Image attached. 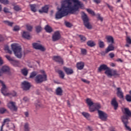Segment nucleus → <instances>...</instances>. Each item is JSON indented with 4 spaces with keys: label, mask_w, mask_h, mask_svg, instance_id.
<instances>
[{
    "label": "nucleus",
    "mask_w": 131,
    "mask_h": 131,
    "mask_svg": "<svg viewBox=\"0 0 131 131\" xmlns=\"http://www.w3.org/2000/svg\"><path fill=\"white\" fill-rule=\"evenodd\" d=\"M0 82L2 84V88L1 89L2 93L3 94V95H4V96H9V95H10V93H8V89H7L6 85L2 80H0Z\"/></svg>",
    "instance_id": "obj_9"
},
{
    "label": "nucleus",
    "mask_w": 131,
    "mask_h": 131,
    "mask_svg": "<svg viewBox=\"0 0 131 131\" xmlns=\"http://www.w3.org/2000/svg\"><path fill=\"white\" fill-rule=\"evenodd\" d=\"M81 80L83 81V82H84V83H87V84H89L90 81L87 80L85 79H81Z\"/></svg>",
    "instance_id": "obj_53"
},
{
    "label": "nucleus",
    "mask_w": 131,
    "mask_h": 131,
    "mask_svg": "<svg viewBox=\"0 0 131 131\" xmlns=\"http://www.w3.org/2000/svg\"><path fill=\"white\" fill-rule=\"evenodd\" d=\"M23 100L26 102H29V99L27 98V97H25L23 98Z\"/></svg>",
    "instance_id": "obj_57"
},
{
    "label": "nucleus",
    "mask_w": 131,
    "mask_h": 131,
    "mask_svg": "<svg viewBox=\"0 0 131 131\" xmlns=\"http://www.w3.org/2000/svg\"><path fill=\"white\" fill-rule=\"evenodd\" d=\"M98 45L100 49H103V48L105 47V44H104V42L101 40V39L98 40Z\"/></svg>",
    "instance_id": "obj_30"
},
{
    "label": "nucleus",
    "mask_w": 131,
    "mask_h": 131,
    "mask_svg": "<svg viewBox=\"0 0 131 131\" xmlns=\"http://www.w3.org/2000/svg\"><path fill=\"white\" fill-rule=\"evenodd\" d=\"M3 23H5L6 25H8V26H10L11 27H12V26H13V24H14V23L10 22L9 20H4L3 21Z\"/></svg>",
    "instance_id": "obj_31"
},
{
    "label": "nucleus",
    "mask_w": 131,
    "mask_h": 131,
    "mask_svg": "<svg viewBox=\"0 0 131 131\" xmlns=\"http://www.w3.org/2000/svg\"><path fill=\"white\" fill-rule=\"evenodd\" d=\"M98 113L99 118L101 119V120H102V121H107V118H108V115L106 113L102 111L98 110Z\"/></svg>",
    "instance_id": "obj_6"
},
{
    "label": "nucleus",
    "mask_w": 131,
    "mask_h": 131,
    "mask_svg": "<svg viewBox=\"0 0 131 131\" xmlns=\"http://www.w3.org/2000/svg\"><path fill=\"white\" fill-rule=\"evenodd\" d=\"M4 64V61L3 60V59H2V57H0V66H2Z\"/></svg>",
    "instance_id": "obj_62"
},
{
    "label": "nucleus",
    "mask_w": 131,
    "mask_h": 131,
    "mask_svg": "<svg viewBox=\"0 0 131 131\" xmlns=\"http://www.w3.org/2000/svg\"><path fill=\"white\" fill-rule=\"evenodd\" d=\"M9 121H10V119H4L3 123L2 124V125L1 126V131H3V127H4V126L5 125V124H6V123H7V122H9Z\"/></svg>",
    "instance_id": "obj_37"
},
{
    "label": "nucleus",
    "mask_w": 131,
    "mask_h": 131,
    "mask_svg": "<svg viewBox=\"0 0 131 131\" xmlns=\"http://www.w3.org/2000/svg\"><path fill=\"white\" fill-rule=\"evenodd\" d=\"M4 40H5V38H4V37H3V35L0 34V42L1 41H4Z\"/></svg>",
    "instance_id": "obj_59"
},
{
    "label": "nucleus",
    "mask_w": 131,
    "mask_h": 131,
    "mask_svg": "<svg viewBox=\"0 0 131 131\" xmlns=\"http://www.w3.org/2000/svg\"><path fill=\"white\" fill-rule=\"evenodd\" d=\"M57 73H58V74L59 75V77L63 79L64 78V77H65V74H64V72H63V71H62V70H58V71H57Z\"/></svg>",
    "instance_id": "obj_28"
},
{
    "label": "nucleus",
    "mask_w": 131,
    "mask_h": 131,
    "mask_svg": "<svg viewBox=\"0 0 131 131\" xmlns=\"http://www.w3.org/2000/svg\"><path fill=\"white\" fill-rule=\"evenodd\" d=\"M87 45L88 47L93 48V47H95V46H96V43H95L93 40H89L87 42Z\"/></svg>",
    "instance_id": "obj_25"
},
{
    "label": "nucleus",
    "mask_w": 131,
    "mask_h": 131,
    "mask_svg": "<svg viewBox=\"0 0 131 131\" xmlns=\"http://www.w3.org/2000/svg\"><path fill=\"white\" fill-rule=\"evenodd\" d=\"M94 2L96 3V4H100V3H101L100 0H94Z\"/></svg>",
    "instance_id": "obj_64"
},
{
    "label": "nucleus",
    "mask_w": 131,
    "mask_h": 131,
    "mask_svg": "<svg viewBox=\"0 0 131 131\" xmlns=\"http://www.w3.org/2000/svg\"><path fill=\"white\" fill-rule=\"evenodd\" d=\"M92 106H89V110L90 112H94V111H96V108L94 107V105Z\"/></svg>",
    "instance_id": "obj_47"
},
{
    "label": "nucleus",
    "mask_w": 131,
    "mask_h": 131,
    "mask_svg": "<svg viewBox=\"0 0 131 131\" xmlns=\"http://www.w3.org/2000/svg\"><path fill=\"white\" fill-rule=\"evenodd\" d=\"M4 50H5V51H7V53H8V54H12V51H11V50H10V48H9V46H6L5 47Z\"/></svg>",
    "instance_id": "obj_40"
},
{
    "label": "nucleus",
    "mask_w": 131,
    "mask_h": 131,
    "mask_svg": "<svg viewBox=\"0 0 131 131\" xmlns=\"http://www.w3.org/2000/svg\"><path fill=\"white\" fill-rule=\"evenodd\" d=\"M0 3L3 5H7L10 4V1L9 0H0Z\"/></svg>",
    "instance_id": "obj_38"
},
{
    "label": "nucleus",
    "mask_w": 131,
    "mask_h": 131,
    "mask_svg": "<svg viewBox=\"0 0 131 131\" xmlns=\"http://www.w3.org/2000/svg\"><path fill=\"white\" fill-rule=\"evenodd\" d=\"M1 69L4 73L9 72V71H10V68H9V67H8L7 66H4L2 67Z\"/></svg>",
    "instance_id": "obj_24"
},
{
    "label": "nucleus",
    "mask_w": 131,
    "mask_h": 131,
    "mask_svg": "<svg viewBox=\"0 0 131 131\" xmlns=\"http://www.w3.org/2000/svg\"><path fill=\"white\" fill-rule=\"evenodd\" d=\"M48 12H49L48 6H45L42 7L41 9L39 10V13H40L41 14L42 13H48Z\"/></svg>",
    "instance_id": "obj_17"
},
{
    "label": "nucleus",
    "mask_w": 131,
    "mask_h": 131,
    "mask_svg": "<svg viewBox=\"0 0 131 131\" xmlns=\"http://www.w3.org/2000/svg\"><path fill=\"white\" fill-rule=\"evenodd\" d=\"M106 39L107 40V42L109 43H114V38H113L112 36H106Z\"/></svg>",
    "instance_id": "obj_19"
},
{
    "label": "nucleus",
    "mask_w": 131,
    "mask_h": 131,
    "mask_svg": "<svg viewBox=\"0 0 131 131\" xmlns=\"http://www.w3.org/2000/svg\"><path fill=\"white\" fill-rule=\"evenodd\" d=\"M93 107L95 108V110H97V111H98L99 109L101 108V105L99 103H94L93 104Z\"/></svg>",
    "instance_id": "obj_36"
},
{
    "label": "nucleus",
    "mask_w": 131,
    "mask_h": 131,
    "mask_svg": "<svg viewBox=\"0 0 131 131\" xmlns=\"http://www.w3.org/2000/svg\"><path fill=\"white\" fill-rule=\"evenodd\" d=\"M115 49V48L113 44H110L105 50H106V53H109V52H111V51H114Z\"/></svg>",
    "instance_id": "obj_20"
},
{
    "label": "nucleus",
    "mask_w": 131,
    "mask_h": 131,
    "mask_svg": "<svg viewBox=\"0 0 131 131\" xmlns=\"http://www.w3.org/2000/svg\"><path fill=\"white\" fill-rule=\"evenodd\" d=\"M53 60L55 61V62H58L59 64H61V65H63V64L64 63L63 59L60 56H54Z\"/></svg>",
    "instance_id": "obj_15"
},
{
    "label": "nucleus",
    "mask_w": 131,
    "mask_h": 131,
    "mask_svg": "<svg viewBox=\"0 0 131 131\" xmlns=\"http://www.w3.org/2000/svg\"><path fill=\"white\" fill-rule=\"evenodd\" d=\"M105 74L107 75L108 77H112V76H119V73L117 72V71L115 70H112L110 69V70L105 71Z\"/></svg>",
    "instance_id": "obj_5"
},
{
    "label": "nucleus",
    "mask_w": 131,
    "mask_h": 131,
    "mask_svg": "<svg viewBox=\"0 0 131 131\" xmlns=\"http://www.w3.org/2000/svg\"><path fill=\"white\" fill-rule=\"evenodd\" d=\"M81 53L82 55H86V50L84 49L81 48Z\"/></svg>",
    "instance_id": "obj_48"
},
{
    "label": "nucleus",
    "mask_w": 131,
    "mask_h": 131,
    "mask_svg": "<svg viewBox=\"0 0 131 131\" xmlns=\"http://www.w3.org/2000/svg\"><path fill=\"white\" fill-rule=\"evenodd\" d=\"M24 115L26 117H29V112H25L24 113Z\"/></svg>",
    "instance_id": "obj_58"
},
{
    "label": "nucleus",
    "mask_w": 131,
    "mask_h": 131,
    "mask_svg": "<svg viewBox=\"0 0 131 131\" xmlns=\"http://www.w3.org/2000/svg\"><path fill=\"white\" fill-rule=\"evenodd\" d=\"M59 39H61V34L59 31H56L52 35V41H57Z\"/></svg>",
    "instance_id": "obj_7"
},
{
    "label": "nucleus",
    "mask_w": 131,
    "mask_h": 131,
    "mask_svg": "<svg viewBox=\"0 0 131 131\" xmlns=\"http://www.w3.org/2000/svg\"><path fill=\"white\" fill-rule=\"evenodd\" d=\"M7 111V110L5 108H0V113L1 114H4Z\"/></svg>",
    "instance_id": "obj_49"
},
{
    "label": "nucleus",
    "mask_w": 131,
    "mask_h": 131,
    "mask_svg": "<svg viewBox=\"0 0 131 131\" xmlns=\"http://www.w3.org/2000/svg\"><path fill=\"white\" fill-rule=\"evenodd\" d=\"M13 9L16 12L20 11V10H21V8H20V7H19V6H18V5L14 6Z\"/></svg>",
    "instance_id": "obj_43"
},
{
    "label": "nucleus",
    "mask_w": 131,
    "mask_h": 131,
    "mask_svg": "<svg viewBox=\"0 0 131 131\" xmlns=\"http://www.w3.org/2000/svg\"><path fill=\"white\" fill-rule=\"evenodd\" d=\"M24 131H30V127H29V124L26 123L24 126Z\"/></svg>",
    "instance_id": "obj_29"
},
{
    "label": "nucleus",
    "mask_w": 131,
    "mask_h": 131,
    "mask_svg": "<svg viewBox=\"0 0 131 131\" xmlns=\"http://www.w3.org/2000/svg\"><path fill=\"white\" fill-rule=\"evenodd\" d=\"M45 29L46 32H48V33H51V32H53V29L48 25L45 26Z\"/></svg>",
    "instance_id": "obj_22"
},
{
    "label": "nucleus",
    "mask_w": 131,
    "mask_h": 131,
    "mask_svg": "<svg viewBox=\"0 0 131 131\" xmlns=\"http://www.w3.org/2000/svg\"><path fill=\"white\" fill-rule=\"evenodd\" d=\"M65 25L67 27H69V28H71V27L73 26L72 24L69 22L66 21Z\"/></svg>",
    "instance_id": "obj_46"
},
{
    "label": "nucleus",
    "mask_w": 131,
    "mask_h": 131,
    "mask_svg": "<svg viewBox=\"0 0 131 131\" xmlns=\"http://www.w3.org/2000/svg\"><path fill=\"white\" fill-rule=\"evenodd\" d=\"M126 41L127 43H128L129 45H131V39L129 37H127Z\"/></svg>",
    "instance_id": "obj_52"
},
{
    "label": "nucleus",
    "mask_w": 131,
    "mask_h": 131,
    "mask_svg": "<svg viewBox=\"0 0 131 131\" xmlns=\"http://www.w3.org/2000/svg\"><path fill=\"white\" fill-rule=\"evenodd\" d=\"M23 37H24V38H26L27 39H30V38H31L29 32L25 31L23 32Z\"/></svg>",
    "instance_id": "obj_21"
},
{
    "label": "nucleus",
    "mask_w": 131,
    "mask_h": 131,
    "mask_svg": "<svg viewBox=\"0 0 131 131\" xmlns=\"http://www.w3.org/2000/svg\"><path fill=\"white\" fill-rule=\"evenodd\" d=\"M11 48L16 57L18 59H21L22 58V52L21 51H22V48H21V47L18 46L17 44L14 43L11 45Z\"/></svg>",
    "instance_id": "obj_2"
},
{
    "label": "nucleus",
    "mask_w": 131,
    "mask_h": 131,
    "mask_svg": "<svg viewBox=\"0 0 131 131\" xmlns=\"http://www.w3.org/2000/svg\"><path fill=\"white\" fill-rule=\"evenodd\" d=\"M32 28H33V27L32 26H30V25L27 26V30H28L29 31H32Z\"/></svg>",
    "instance_id": "obj_50"
},
{
    "label": "nucleus",
    "mask_w": 131,
    "mask_h": 131,
    "mask_svg": "<svg viewBox=\"0 0 131 131\" xmlns=\"http://www.w3.org/2000/svg\"><path fill=\"white\" fill-rule=\"evenodd\" d=\"M98 19H99V20H100L101 22H103V17H101V16L100 15V14H98Z\"/></svg>",
    "instance_id": "obj_61"
},
{
    "label": "nucleus",
    "mask_w": 131,
    "mask_h": 131,
    "mask_svg": "<svg viewBox=\"0 0 131 131\" xmlns=\"http://www.w3.org/2000/svg\"><path fill=\"white\" fill-rule=\"evenodd\" d=\"M117 96L120 98V99H124L123 93L121 91L120 88H117Z\"/></svg>",
    "instance_id": "obj_14"
},
{
    "label": "nucleus",
    "mask_w": 131,
    "mask_h": 131,
    "mask_svg": "<svg viewBox=\"0 0 131 131\" xmlns=\"http://www.w3.org/2000/svg\"><path fill=\"white\" fill-rule=\"evenodd\" d=\"M47 76L46 74L43 75L38 74L35 78V81L37 83H41L43 81H47Z\"/></svg>",
    "instance_id": "obj_4"
},
{
    "label": "nucleus",
    "mask_w": 131,
    "mask_h": 131,
    "mask_svg": "<svg viewBox=\"0 0 131 131\" xmlns=\"http://www.w3.org/2000/svg\"><path fill=\"white\" fill-rule=\"evenodd\" d=\"M35 106H36V109H38L39 108H41V107H42V105L41 104H37V103H36L35 104Z\"/></svg>",
    "instance_id": "obj_54"
},
{
    "label": "nucleus",
    "mask_w": 131,
    "mask_h": 131,
    "mask_svg": "<svg viewBox=\"0 0 131 131\" xmlns=\"http://www.w3.org/2000/svg\"><path fill=\"white\" fill-rule=\"evenodd\" d=\"M86 11L89 12V14L92 15V16H95L96 14H95V12L93 11L92 9H87Z\"/></svg>",
    "instance_id": "obj_41"
},
{
    "label": "nucleus",
    "mask_w": 131,
    "mask_h": 131,
    "mask_svg": "<svg viewBox=\"0 0 131 131\" xmlns=\"http://www.w3.org/2000/svg\"><path fill=\"white\" fill-rule=\"evenodd\" d=\"M3 11L4 12V13H5L6 14L8 13H10V14H12V12H10V10H9V8H7V7H4Z\"/></svg>",
    "instance_id": "obj_44"
},
{
    "label": "nucleus",
    "mask_w": 131,
    "mask_h": 131,
    "mask_svg": "<svg viewBox=\"0 0 131 131\" xmlns=\"http://www.w3.org/2000/svg\"><path fill=\"white\" fill-rule=\"evenodd\" d=\"M6 58L8 60V61H10V62H13V63H16V60H14V59H13L11 56L7 55L5 56Z\"/></svg>",
    "instance_id": "obj_32"
},
{
    "label": "nucleus",
    "mask_w": 131,
    "mask_h": 131,
    "mask_svg": "<svg viewBox=\"0 0 131 131\" xmlns=\"http://www.w3.org/2000/svg\"><path fill=\"white\" fill-rule=\"evenodd\" d=\"M8 107L10 109V110H12L13 111H17L18 109L16 105L15 104V102L11 101L8 104Z\"/></svg>",
    "instance_id": "obj_11"
},
{
    "label": "nucleus",
    "mask_w": 131,
    "mask_h": 131,
    "mask_svg": "<svg viewBox=\"0 0 131 131\" xmlns=\"http://www.w3.org/2000/svg\"><path fill=\"white\" fill-rule=\"evenodd\" d=\"M63 70H64L66 73L68 75H70L71 74H73V70L71 68H67L66 67H63Z\"/></svg>",
    "instance_id": "obj_16"
},
{
    "label": "nucleus",
    "mask_w": 131,
    "mask_h": 131,
    "mask_svg": "<svg viewBox=\"0 0 131 131\" xmlns=\"http://www.w3.org/2000/svg\"><path fill=\"white\" fill-rule=\"evenodd\" d=\"M76 67L79 70H82V69H83V67H84V63L82 61L78 62L77 63Z\"/></svg>",
    "instance_id": "obj_18"
},
{
    "label": "nucleus",
    "mask_w": 131,
    "mask_h": 131,
    "mask_svg": "<svg viewBox=\"0 0 131 131\" xmlns=\"http://www.w3.org/2000/svg\"><path fill=\"white\" fill-rule=\"evenodd\" d=\"M81 18L85 27H86L87 29H92L93 26L91 24V23H90V18H89V17H88V15L85 13L82 12Z\"/></svg>",
    "instance_id": "obj_3"
},
{
    "label": "nucleus",
    "mask_w": 131,
    "mask_h": 131,
    "mask_svg": "<svg viewBox=\"0 0 131 131\" xmlns=\"http://www.w3.org/2000/svg\"><path fill=\"white\" fill-rule=\"evenodd\" d=\"M106 5L107 6L108 8L111 10V11H112L113 10V7L110 6L109 4L106 3Z\"/></svg>",
    "instance_id": "obj_60"
},
{
    "label": "nucleus",
    "mask_w": 131,
    "mask_h": 131,
    "mask_svg": "<svg viewBox=\"0 0 131 131\" xmlns=\"http://www.w3.org/2000/svg\"><path fill=\"white\" fill-rule=\"evenodd\" d=\"M21 73L24 76H27L28 74V70H27V69H24L21 70Z\"/></svg>",
    "instance_id": "obj_35"
},
{
    "label": "nucleus",
    "mask_w": 131,
    "mask_h": 131,
    "mask_svg": "<svg viewBox=\"0 0 131 131\" xmlns=\"http://www.w3.org/2000/svg\"><path fill=\"white\" fill-rule=\"evenodd\" d=\"M82 115L85 117V118H86V119H89L90 117H91V115L89 114L88 113L86 112H83L82 113Z\"/></svg>",
    "instance_id": "obj_33"
},
{
    "label": "nucleus",
    "mask_w": 131,
    "mask_h": 131,
    "mask_svg": "<svg viewBox=\"0 0 131 131\" xmlns=\"http://www.w3.org/2000/svg\"><path fill=\"white\" fill-rule=\"evenodd\" d=\"M110 68H109L107 65L106 64H101L98 68V72H102V71H107V70H110Z\"/></svg>",
    "instance_id": "obj_12"
},
{
    "label": "nucleus",
    "mask_w": 131,
    "mask_h": 131,
    "mask_svg": "<svg viewBox=\"0 0 131 131\" xmlns=\"http://www.w3.org/2000/svg\"><path fill=\"white\" fill-rule=\"evenodd\" d=\"M31 87V85L30 83L28 81H24L21 83V89L23 91H29Z\"/></svg>",
    "instance_id": "obj_8"
},
{
    "label": "nucleus",
    "mask_w": 131,
    "mask_h": 131,
    "mask_svg": "<svg viewBox=\"0 0 131 131\" xmlns=\"http://www.w3.org/2000/svg\"><path fill=\"white\" fill-rule=\"evenodd\" d=\"M33 47L34 49H35V50H39L42 52H45V51H46V48L38 43H33Z\"/></svg>",
    "instance_id": "obj_10"
},
{
    "label": "nucleus",
    "mask_w": 131,
    "mask_h": 131,
    "mask_svg": "<svg viewBox=\"0 0 131 131\" xmlns=\"http://www.w3.org/2000/svg\"><path fill=\"white\" fill-rule=\"evenodd\" d=\"M56 95L57 96H62V94H63V90H62V88L61 87H58L56 90Z\"/></svg>",
    "instance_id": "obj_23"
},
{
    "label": "nucleus",
    "mask_w": 131,
    "mask_h": 131,
    "mask_svg": "<svg viewBox=\"0 0 131 131\" xmlns=\"http://www.w3.org/2000/svg\"><path fill=\"white\" fill-rule=\"evenodd\" d=\"M86 103L88 104V105L89 106V107H91L94 105V102L92 101V100L90 98H87L86 100Z\"/></svg>",
    "instance_id": "obj_27"
},
{
    "label": "nucleus",
    "mask_w": 131,
    "mask_h": 131,
    "mask_svg": "<svg viewBox=\"0 0 131 131\" xmlns=\"http://www.w3.org/2000/svg\"><path fill=\"white\" fill-rule=\"evenodd\" d=\"M108 55L110 56V58H111V59L114 58V57L115 56V55L113 53H110Z\"/></svg>",
    "instance_id": "obj_56"
},
{
    "label": "nucleus",
    "mask_w": 131,
    "mask_h": 131,
    "mask_svg": "<svg viewBox=\"0 0 131 131\" xmlns=\"http://www.w3.org/2000/svg\"><path fill=\"white\" fill-rule=\"evenodd\" d=\"M30 7L32 12H34V13H35V12H36V5L30 4Z\"/></svg>",
    "instance_id": "obj_26"
},
{
    "label": "nucleus",
    "mask_w": 131,
    "mask_h": 131,
    "mask_svg": "<svg viewBox=\"0 0 131 131\" xmlns=\"http://www.w3.org/2000/svg\"><path fill=\"white\" fill-rule=\"evenodd\" d=\"M125 99L127 102H131V96L129 95H126L125 97Z\"/></svg>",
    "instance_id": "obj_45"
},
{
    "label": "nucleus",
    "mask_w": 131,
    "mask_h": 131,
    "mask_svg": "<svg viewBox=\"0 0 131 131\" xmlns=\"http://www.w3.org/2000/svg\"><path fill=\"white\" fill-rule=\"evenodd\" d=\"M15 63H13V61L11 62L13 66H18V61L15 60Z\"/></svg>",
    "instance_id": "obj_63"
},
{
    "label": "nucleus",
    "mask_w": 131,
    "mask_h": 131,
    "mask_svg": "<svg viewBox=\"0 0 131 131\" xmlns=\"http://www.w3.org/2000/svg\"><path fill=\"white\" fill-rule=\"evenodd\" d=\"M80 9H84V5L79 0H64L61 2L60 8L55 14V19L59 20L69 14L77 15Z\"/></svg>",
    "instance_id": "obj_1"
},
{
    "label": "nucleus",
    "mask_w": 131,
    "mask_h": 131,
    "mask_svg": "<svg viewBox=\"0 0 131 131\" xmlns=\"http://www.w3.org/2000/svg\"><path fill=\"white\" fill-rule=\"evenodd\" d=\"M101 56H105V55H106V54H108V52H106V49H105V51H102L100 53Z\"/></svg>",
    "instance_id": "obj_55"
},
{
    "label": "nucleus",
    "mask_w": 131,
    "mask_h": 131,
    "mask_svg": "<svg viewBox=\"0 0 131 131\" xmlns=\"http://www.w3.org/2000/svg\"><path fill=\"white\" fill-rule=\"evenodd\" d=\"M35 29L37 33H39V32H41V30H42V29L41 28V27L40 26H36Z\"/></svg>",
    "instance_id": "obj_34"
},
{
    "label": "nucleus",
    "mask_w": 131,
    "mask_h": 131,
    "mask_svg": "<svg viewBox=\"0 0 131 131\" xmlns=\"http://www.w3.org/2000/svg\"><path fill=\"white\" fill-rule=\"evenodd\" d=\"M37 75V73L35 71H33L32 73H31V74L30 75V78H33L34 77H35Z\"/></svg>",
    "instance_id": "obj_39"
},
{
    "label": "nucleus",
    "mask_w": 131,
    "mask_h": 131,
    "mask_svg": "<svg viewBox=\"0 0 131 131\" xmlns=\"http://www.w3.org/2000/svg\"><path fill=\"white\" fill-rule=\"evenodd\" d=\"M18 30H20V28L18 26H16L14 27L13 28V31H18Z\"/></svg>",
    "instance_id": "obj_51"
},
{
    "label": "nucleus",
    "mask_w": 131,
    "mask_h": 131,
    "mask_svg": "<svg viewBox=\"0 0 131 131\" xmlns=\"http://www.w3.org/2000/svg\"><path fill=\"white\" fill-rule=\"evenodd\" d=\"M111 105L113 106L115 110H117V108H118V102L116 100V98L114 97L111 101Z\"/></svg>",
    "instance_id": "obj_13"
},
{
    "label": "nucleus",
    "mask_w": 131,
    "mask_h": 131,
    "mask_svg": "<svg viewBox=\"0 0 131 131\" xmlns=\"http://www.w3.org/2000/svg\"><path fill=\"white\" fill-rule=\"evenodd\" d=\"M79 37H80L82 42L85 41V40H86V38L83 35H80Z\"/></svg>",
    "instance_id": "obj_42"
}]
</instances>
